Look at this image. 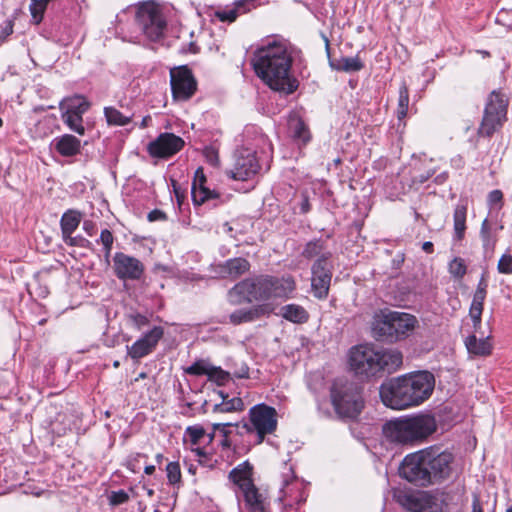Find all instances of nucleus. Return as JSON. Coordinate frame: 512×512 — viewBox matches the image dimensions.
<instances>
[{
	"mask_svg": "<svg viewBox=\"0 0 512 512\" xmlns=\"http://www.w3.org/2000/svg\"><path fill=\"white\" fill-rule=\"evenodd\" d=\"M251 63L256 75L271 89L285 94L297 89L298 82L290 74L292 55L286 44L274 41L258 48Z\"/></svg>",
	"mask_w": 512,
	"mask_h": 512,
	"instance_id": "nucleus-1",
	"label": "nucleus"
},
{
	"mask_svg": "<svg viewBox=\"0 0 512 512\" xmlns=\"http://www.w3.org/2000/svg\"><path fill=\"white\" fill-rule=\"evenodd\" d=\"M435 387V377L428 371L408 373L381 384L379 394L383 404L394 410H404L421 405L430 398Z\"/></svg>",
	"mask_w": 512,
	"mask_h": 512,
	"instance_id": "nucleus-2",
	"label": "nucleus"
},
{
	"mask_svg": "<svg viewBox=\"0 0 512 512\" xmlns=\"http://www.w3.org/2000/svg\"><path fill=\"white\" fill-rule=\"evenodd\" d=\"M296 289L292 276L281 277L260 274L236 283L228 291V300L233 305L268 301L271 299H288Z\"/></svg>",
	"mask_w": 512,
	"mask_h": 512,
	"instance_id": "nucleus-3",
	"label": "nucleus"
},
{
	"mask_svg": "<svg viewBox=\"0 0 512 512\" xmlns=\"http://www.w3.org/2000/svg\"><path fill=\"white\" fill-rule=\"evenodd\" d=\"M348 363L356 376L370 379L396 372L402 366L403 355L396 349L380 348L371 343L359 344L349 350Z\"/></svg>",
	"mask_w": 512,
	"mask_h": 512,
	"instance_id": "nucleus-4",
	"label": "nucleus"
},
{
	"mask_svg": "<svg viewBox=\"0 0 512 512\" xmlns=\"http://www.w3.org/2000/svg\"><path fill=\"white\" fill-rule=\"evenodd\" d=\"M437 429L436 419L429 413H418L390 420L383 425L385 439L397 445H410L421 441Z\"/></svg>",
	"mask_w": 512,
	"mask_h": 512,
	"instance_id": "nucleus-5",
	"label": "nucleus"
},
{
	"mask_svg": "<svg viewBox=\"0 0 512 512\" xmlns=\"http://www.w3.org/2000/svg\"><path fill=\"white\" fill-rule=\"evenodd\" d=\"M417 325L414 315L384 308L373 314L371 333L377 341L392 344L406 339Z\"/></svg>",
	"mask_w": 512,
	"mask_h": 512,
	"instance_id": "nucleus-6",
	"label": "nucleus"
},
{
	"mask_svg": "<svg viewBox=\"0 0 512 512\" xmlns=\"http://www.w3.org/2000/svg\"><path fill=\"white\" fill-rule=\"evenodd\" d=\"M330 400L339 418H356L364 407L359 386L346 378L335 379L330 386Z\"/></svg>",
	"mask_w": 512,
	"mask_h": 512,
	"instance_id": "nucleus-7",
	"label": "nucleus"
},
{
	"mask_svg": "<svg viewBox=\"0 0 512 512\" xmlns=\"http://www.w3.org/2000/svg\"><path fill=\"white\" fill-rule=\"evenodd\" d=\"M135 21L144 36L150 41L164 37L167 21L161 8L154 2H144L137 8Z\"/></svg>",
	"mask_w": 512,
	"mask_h": 512,
	"instance_id": "nucleus-8",
	"label": "nucleus"
},
{
	"mask_svg": "<svg viewBox=\"0 0 512 512\" xmlns=\"http://www.w3.org/2000/svg\"><path fill=\"white\" fill-rule=\"evenodd\" d=\"M508 99L499 91H492L488 97L484 115L478 128V135L491 137L507 120Z\"/></svg>",
	"mask_w": 512,
	"mask_h": 512,
	"instance_id": "nucleus-9",
	"label": "nucleus"
},
{
	"mask_svg": "<svg viewBox=\"0 0 512 512\" xmlns=\"http://www.w3.org/2000/svg\"><path fill=\"white\" fill-rule=\"evenodd\" d=\"M395 501L409 512H438V499L429 491L399 489L394 492Z\"/></svg>",
	"mask_w": 512,
	"mask_h": 512,
	"instance_id": "nucleus-10",
	"label": "nucleus"
},
{
	"mask_svg": "<svg viewBox=\"0 0 512 512\" xmlns=\"http://www.w3.org/2000/svg\"><path fill=\"white\" fill-rule=\"evenodd\" d=\"M399 474L402 478L417 486H429L430 474L428 471V462H426L425 450L405 456L399 467Z\"/></svg>",
	"mask_w": 512,
	"mask_h": 512,
	"instance_id": "nucleus-11",
	"label": "nucleus"
},
{
	"mask_svg": "<svg viewBox=\"0 0 512 512\" xmlns=\"http://www.w3.org/2000/svg\"><path fill=\"white\" fill-rule=\"evenodd\" d=\"M280 495L279 499L290 507L306 500L304 484L295 475L293 466L287 462L283 463L281 472Z\"/></svg>",
	"mask_w": 512,
	"mask_h": 512,
	"instance_id": "nucleus-12",
	"label": "nucleus"
},
{
	"mask_svg": "<svg viewBox=\"0 0 512 512\" xmlns=\"http://www.w3.org/2000/svg\"><path fill=\"white\" fill-rule=\"evenodd\" d=\"M59 109L61 118L68 128L79 135H84L85 127L82 115L89 109V103L77 96L63 99L59 104Z\"/></svg>",
	"mask_w": 512,
	"mask_h": 512,
	"instance_id": "nucleus-13",
	"label": "nucleus"
},
{
	"mask_svg": "<svg viewBox=\"0 0 512 512\" xmlns=\"http://www.w3.org/2000/svg\"><path fill=\"white\" fill-rule=\"evenodd\" d=\"M330 256V253L321 255L311 268V289L313 295L318 299H325L329 293L333 269L329 261Z\"/></svg>",
	"mask_w": 512,
	"mask_h": 512,
	"instance_id": "nucleus-14",
	"label": "nucleus"
},
{
	"mask_svg": "<svg viewBox=\"0 0 512 512\" xmlns=\"http://www.w3.org/2000/svg\"><path fill=\"white\" fill-rule=\"evenodd\" d=\"M170 86L174 100L187 101L195 94L197 82L187 66H180L170 70Z\"/></svg>",
	"mask_w": 512,
	"mask_h": 512,
	"instance_id": "nucleus-15",
	"label": "nucleus"
},
{
	"mask_svg": "<svg viewBox=\"0 0 512 512\" xmlns=\"http://www.w3.org/2000/svg\"><path fill=\"white\" fill-rule=\"evenodd\" d=\"M250 422L261 443L264 437L272 434L277 428V412L275 408L264 403L257 404L249 410Z\"/></svg>",
	"mask_w": 512,
	"mask_h": 512,
	"instance_id": "nucleus-16",
	"label": "nucleus"
},
{
	"mask_svg": "<svg viewBox=\"0 0 512 512\" xmlns=\"http://www.w3.org/2000/svg\"><path fill=\"white\" fill-rule=\"evenodd\" d=\"M260 169L255 152L242 148L235 154L233 168L226 171L227 176L234 180L247 181L254 177Z\"/></svg>",
	"mask_w": 512,
	"mask_h": 512,
	"instance_id": "nucleus-17",
	"label": "nucleus"
},
{
	"mask_svg": "<svg viewBox=\"0 0 512 512\" xmlns=\"http://www.w3.org/2000/svg\"><path fill=\"white\" fill-rule=\"evenodd\" d=\"M113 269L116 277L120 280H139L144 273L143 263L123 252L115 253L113 257Z\"/></svg>",
	"mask_w": 512,
	"mask_h": 512,
	"instance_id": "nucleus-18",
	"label": "nucleus"
},
{
	"mask_svg": "<svg viewBox=\"0 0 512 512\" xmlns=\"http://www.w3.org/2000/svg\"><path fill=\"white\" fill-rule=\"evenodd\" d=\"M163 334L162 327H153L131 346H127V355L135 361L149 355L154 351Z\"/></svg>",
	"mask_w": 512,
	"mask_h": 512,
	"instance_id": "nucleus-19",
	"label": "nucleus"
},
{
	"mask_svg": "<svg viewBox=\"0 0 512 512\" xmlns=\"http://www.w3.org/2000/svg\"><path fill=\"white\" fill-rule=\"evenodd\" d=\"M184 146V140L173 133H162L148 145L151 156L168 158L179 152Z\"/></svg>",
	"mask_w": 512,
	"mask_h": 512,
	"instance_id": "nucleus-20",
	"label": "nucleus"
},
{
	"mask_svg": "<svg viewBox=\"0 0 512 512\" xmlns=\"http://www.w3.org/2000/svg\"><path fill=\"white\" fill-rule=\"evenodd\" d=\"M426 462L430 474V485L447 478L450 474L452 455L447 452L436 454L434 451L425 450Z\"/></svg>",
	"mask_w": 512,
	"mask_h": 512,
	"instance_id": "nucleus-21",
	"label": "nucleus"
},
{
	"mask_svg": "<svg viewBox=\"0 0 512 512\" xmlns=\"http://www.w3.org/2000/svg\"><path fill=\"white\" fill-rule=\"evenodd\" d=\"M488 283L484 275L481 276L476 291L474 292L472 303L469 309V316L473 323L474 332L481 328V317L483 313L484 301L487 295Z\"/></svg>",
	"mask_w": 512,
	"mask_h": 512,
	"instance_id": "nucleus-22",
	"label": "nucleus"
},
{
	"mask_svg": "<svg viewBox=\"0 0 512 512\" xmlns=\"http://www.w3.org/2000/svg\"><path fill=\"white\" fill-rule=\"evenodd\" d=\"M206 182L207 179L203 169L198 168L195 171L191 186L192 200L195 205H202L207 200L215 199L218 197V194L214 190H211L206 186Z\"/></svg>",
	"mask_w": 512,
	"mask_h": 512,
	"instance_id": "nucleus-23",
	"label": "nucleus"
},
{
	"mask_svg": "<svg viewBox=\"0 0 512 512\" xmlns=\"http://www.w3.org/2000/svg\"><path fill=\"white\" fill-rule=\"evenodd\" d=\"M250 263L242 257L231 258L218 265V272L224 278L235 280L250 270Z\"/></svg>",
	"mask_w": 512,
	"mask_h": 512,
	"instance_id": "nucleus-24",
	"label": "nucleus"
},
{
	"mask_svg": "<svg viewBox=\"0 0 512 512\" xmlns=\"http://www.w3.org/2000/svg\"><path fill=\"white\" fill-rule=\"evenodd\" d=\"M245 506L249 512H270V503L267 496L254 485L242 492Z\"/></svg>",
	"mask_w": 512,
	"mask_h": 512,
	"instance_id": "nucleus-25",
	"label": "nucleus"
},
{
	"mask_svg": "<svg viewBox=\"0 0 512 512\" xmlns=\"http://www.w3.org/2000/svg\"><path fill=\"white\" fill-rule=\"evenodd\" d=\"M502 229L503 226L498 225L496 222H492L487 218L483 220L480 228V238L485 253H493L498 241V233Z\"/></svg>",
	"mask_w": 512,
	"mask_h": 512,
	"instance_id": "nucleus-26",
	"label": "nucleus"
},
{
	"mask_svg": "<svg viewBox=\"0 0 512 512\" xmlns=\"http://www.w3.org/2000/svg\"><path fill=\"white\" fill-rule=\"evenodd\" d=\"M251 476L252 466L247 461L239 464L229 473V479L239 488L241 493L254 486Z\"/></svg>",
	"mask_w": 512,
	"mask_h": 512,
	"instance_id": "nucleus-27",
	"label": "nucleus"
},
{
	"mask_svg": "<svg viewBox=\"0 0 512 512\" xmlns=\"http://www.w3.org/2000/svg\"><path fill=\"white\" fill-rule=\"evenodd\" d=\"M52 144L54 149L64 157L75 156L81 150V141L71 134H64L55 138Z\"/></svg>",
	"mask_w": 512,
	"mask_h": 512,
	"instance_id": "nucleus-28",
	"label": "nucleus"
},
{
	"mask_svg": "<svg viewBox=\"0 0 512 512\" xmlns=\"http://www.w3.org/2000/svg\"><path fill=\"white\" fill-rule=\"evenodd\" d=\"M268 313L266 305H257L248 309H239L229 315L230 323L239 325L252 322Z\"/></svg>",
	"mask_w": 512,
	"mask_h": 512,
	"instance_id": "nucleus-29",
	"label": "nucleus"
},
{
	"mask_svg": "<svg viewBox=\"0 0 512 512\" xmlns=\"http://www.w3.org/2000/svg\"><path fill=\"white\" fill-rule=\"evenodd\" d=\"M465 346L468 353L474 356H488L492 352L489 337L478 339L475 335H470L465 340Z\"/></svg>",
	"mask_w": 512,
	"mask_h": 512,
	"instance_id": "nucleus-30",
	"label": "nucleus"
},
{
	"mask_svg": "<svg viewBox=\"0 0 512 512\" xmlns=\"http://www.w3.org/2000/svg\"><path fill=\"white\" fill-rule=\"evenodd\" d=\"M280 315L287 321L303 324L308 321L309 313L298 304H287L281 307Z\"/></svg>",
	"mask_w": 512,
	"mask_h": 512,
	"instance_id": "nucleus-31",
	"label": "nucleus"
},
{
	"mask_svg": "<svg viewBox=\"0 0 512 512\" xmlns=\"http://www.w3.org/2000/svg\"><path fill=\"white\" fill-rule=\"evenodd\" d=\"M218 394L222 398V402L214 405L213 412L231 413L244 410L245 405L240 397H233L229 399L228 394H226L224 391H218Z\"/></svg>",
	"mask_w": 512,
	"mask_h": 512,
	"instance_id": "nucleus-32",
	"label": "nucleus"
},
{
	"mask_svg": "<svg viewBox=\"0 0 512 512\" xmlns=\"http://www.w3.org/2000/svg\"><path fill=\"white\" fill-rule=\"evenodd\" d=\"M288 126L290 134L295 141L301 144H306L310 141L311 136L309 129L301 118H291L289 120Z\"/></svg>",
	"mask_w": 512,
	"mask_h": 512,
	"instance_id": "nucleus-33",
	"label": "nucleus"
},
{
	"mask_svg": "<svg viewBox=\"0 0 512 512\" xmlns=\"http://www.w3.org/2000/svg\"><path fill=\"white\" fill-rule=\"evenodd\" d=\"M82 214L77 210H67L61 217L60 227L62 237L73 234L81 222Z\"/></svg>",
	"mask_w": 512,
	"mask_h": 512,
	"instance_id": "nucleus-34",
	"label": "nucleus"
},
{
	"mask_svg": "<svg viewBox=\"0 0 512 512\" xmlns=\"http://www.w3.org/2000/svg\"><path fill=\"white\" fill-rule=\"evenodd\" d=\"M330 66L334 70L351 73L360 71L364 64L357 55L354 57H341L338 60L330 61Z\"/></svg>",
	"mask_w": 512,
	"mask_h": 512,
	"instance_id": "nucleus-35",
	"label": "nucleus"
},
{
	"mask_svg": "<svg viewBox=\"0 0 512 512\" xmlns=\"http://www.w3.org/2000/svg\"><path fill=\"white\" fill-rule=\"evenodd\" d=\"M467 208L463 204L456 205L453 213L454 237L460 241L464 238L466 230Z\"/></svg>",
	"mask_w": 512,
	"mask_h": 512,
	"instance_id": "nucleus-36",
	"label": "nucleus"
},
{
	"mask_svg": "<svg viewBox=\"0 0 512 512\" xmlns=\"http://www.w3.org/2000/svg\"><path fill=\"white\" fill-rule=\"evenodd\" d=\"M104 116L108 125L125 126L132 120V115H124L115 107L108 106L104 108Z\"/></svg>",
	"mask_w": 512,
	"mask_h": 512,
	"instance_id": "nucleus-37",
	"label": "nucleus"
},
{
	"mask_svg": "<svg viewBox=\"0 0 512 512\" xmlns=\"http://www.w3.org/2000/svg\"><path fill=\"white\" fill-rule=\"evenodd\" d=\"M409 107V91L407 85L403 82L399 88L398 107L396 110V116L398 120H402L406 117Z\"/></svg>",
	"mask_w": 512,
	"mask_h": 512,
	"instance_id": "nucleus-38",
	"label": "nucleus"
},
{
	"mask_svg": "<svg viewBox=\"0 0 512 512\" xmlns=\"http://www.w3.org/2000/svg\"><path fill=\"white\" fill-rule=\"evenodd\" d=\"M208 379L215 382L217 385H225L231 378L230 373L223 370L221 367L212 366L207 375Z\"/></svg>",
	"mask_w": 512,
	"mask_h": 512,
	"instance_id": "nucleus-39",
	"label": "nucleus"
},
{
	"mask_svg": "<svg viewBox=\"0 0 512 512\" xmlns=\"http://www.w3.org/2000/svg\"><path fill=\"white\" fill-rule=\"evenodd\" d=\"M97 243L102 244L105 258L108 260L112 251L114 236L109 229H103Z\"/></svg>",
	"mask_w": 512,
	"mask_h": 512,
	"instance_id": "nucleus-40",
	"label": "nucleus"
},
{
	"mask_svg": "<svg viewBox=\"0 0 512 512\" xmlns=\"http://www.w3.org/2000/svg\"><path fill=\"white\" fill-rule=\"evenodd\" d=\"M49 0H31L29 9L36 24L40 23Z\"/></svg>",
	"mask_w": 512,
	"mask_h": 512,
	"instance_id": "nucleus-41",
	"label": "nucleus"
},
{
	"mask_svg": "<svg viewBox=\"0 0 512 512\" xmlns=\"http://www.w3.org/2000/svg\"><path fill=\"white\" fill-rule=\"evenodd\" d=\"M168 483L178 485L181 482V469L178 462H169L166 466Z\"/></svg>",
	"mask_w": 512,
	"mask_h": 512,
	"instance_id": "nucleus-42",
	"label": "nucleus"
},
{
	"mask_svg": "<svg viewBox=\"0 0 512 512\" xmlns=\"http://www.w3.org/2000/svg\"><path fill=\"white\" fill-rule=\"evenodd\" d=\"M466 271L467 267L465 261L460 257H455L449 263V272L455 278H463V276L466 274Z\"/></svg>",
	"mask_w": 512,
	"mask_h": 512,
	"instance_id": "nucleus-43",
	"label": "nucleus"
},
{
	"mask_svg": "<svg viewBox=\"0 0 512 512\" xmlns=\"http://www.w3.org/2000/svg\"><path fill=\"white\" fill-rule=\"evenodd\" d=\"M214 16L221 22L232 23L237 19L238 14H237L236 10L234 9L233 5H230V6H226L223 9L216 10L214 12Z\"/></svg>",
	"mask_w": 512,
	"mask_h": 512,
	"instance_id": "nucleus-44",
	"label": "nucleus"
},
{
	"mask_svg": "<svg viewBox=\"0 0 512 512\" xmlns=\"http://www.w3.org/2000/svg\"><path fill=\"white\" fill-rule=\"evenodd\" d=\"M211 365L203 360L194 362L192 365L185 369V372L189 375L200 376L208 375Z\"/></svg>",
	"mask_w": 512,
	"mask_h": 512,
	"instance_id": "nucleus-45",
	"label": "nucleus"
},
{
	"mask_svg": "<svg viewBox=\"0 0 512 512\" xmlns=\"http://www.w3.org/2000/svg\"><path fill=\"white\" fill-rule=\"evenodd\" d=\"M65 244L71 247H80V248H86L90 249L92 243L87 240L86 238L82 236H72V234H69L68 236L62 237Z\"/></svg>",
	"mask_w": 512,
	"mask_h": 512,
	"instance_id": "nucleus-46",
	"label": "nucleus"
},
{
	"mask_svg": "<svg viewBox=\"0 0 512 512\" xmlns=\"http://www.w3.org/2000/svg\"><path fill=\"white\" fill-rule=\"evenodd\" d=\"M185 434L189 437L191 443L194 445L200 443L201 439L206 436L204 428L200 425L187 427Z\"/></svg>",
	"mask_w": 512,
	"mask_h": 512,
	"instance_id": "nucleus-47",
	"label": "nucleus"
},
{
	"mask_svg": "<svg viewBox=\"0 0 512 512\" xmlns=\"http://www.w3.org/2000/svg\"><path fill=\"white\" fill-rule=\"evenodd\" d=\"M322 250H323L322 242L320 240H313V241L308 242L305 245L302 255L305 258L310 259V258H313V257L319 255L322 252Z\"/></svg>",
	"mask_w": 512,
	"mask_h": 512,
	"instance_id": "nucleus-48",
	"label": "nucleus"
},
{
	"mask_svg": "<svg viewBox=\"0 0 512 512\" xmlns=\"http://www.w3.org/2000/svg\"><path fill=\"white\" fill-rule=\"evenodd\" d=\"M497 270L501 274H512V255L506 251L499 259Z\"/></svg>",
	"mask_w": 512,
	"mask_h": 512,
	"instance_id": "nucleus-49",
	"label": "nucleus"
},
{
	"mask_svg": "<svg viewBox=\"0 0 512 512\" xmlns=\"http://www.w3.org/2000/svg\"><path fill=\"white\" fill-rule=\"evenodd\" d=\"M496 23L512 31V8L501 9L496 16Z\"/></svg>",
	"mask_w": 512,
	"mask_h": 512,
	"instance_id": "nucleus-50",
	"label": "nucleus"
},
{
	"mask_svg": "<svg viewBox=\"0 0 512 512\" xmlns=\"http://www.w3.org/2000/svg\"><path fill=\"white\" fill-rule=\"evenodd\" d=\"M232 5L239 16L254 9L256 7V0H237Z\"/></svg>",
	"mask_w": 512,
	"mask_h": 512,
	"instance_id": "nucleus-51",
	"label": "nucleus"
},
{
	"mask_svg": "<svg viewBox=\"0 0 512 512\" xmlns=\"http://www.w3.org/2000/svg\"><path fill=\"white\" fill-rule=\"evenodd\" d=\"M108 499L110 505L118 506L126 503L129 500V495L124 490L112 491Z\"/></svg>",
	"mask_w": 512,
	"mask_h": 512,
	"instance_id": "nucleus-52",
	"label": "nucleus"
},
{
	"mask_svg": "<svg viewBox=\"0 0 512 512\" xmlns=\"http://www.w3.org/2000/svg\"><path fill=\"white\" fill-rule=\"evenodd\" d=\"M437 172L436 167H428L425 171L420 172L413 176L412 182L413 184H423L427 180H429L435 173Z\"/></svg>",
	"mask_w": 512,
	"mask_h": 512,
	"instance_id": "nucleus-53",
	"label": "nucleus"
},
{
	"mask_svg": "<svg viewBox=\"0 0 512 512\" xmlns=\"http://www.w3.org/2000/svg\"><path fill=\"white\" fill-rule=\"evenodd\" d=\"M203 155L209 164L213 166H217L219 164L218 149L214 146H206L203 150Z\"/></svg>",
	"mask_w": 512,
	"mask_h": 512,
	"instance_id": "nucleus-54",
	"label": "nucleus"
},
{
	"mask_svg": "<svg viewBox=\"0 0 512 512\" xmlns=\"http://www.w3.org/2000/svg\"><path fill=\"white\" fill-rule=\"evenodd\" d=\"M130 323L136 329L140 330L144 326H146L149 322L148 318L140 313H133L128 316Z\"/></svg>",
	"mask_w": 512,
	"mask_h": 512,
	"instance_id": "nucleus-55",
	"label": "nucleus"
},
{
	"mask_svg": "<svg viewBox=\"0 0 512 512\" xmlns=\"http://www.w3.org/2000/svg\"><path fill=\"white\" fill-rule=\"evenodd\" d=\"M147 219L150 222L165 221L167 216L162 210L154 209L148 213Z\"/></svg>",
	"mask_w": 512,
	"mask_h": 512,
	"instance_id": "nucleus-56",
	"label": "nucleus"
},
{
	"mask_svg": "<svg viewBox=\"0 0 512 512\" xmlns=\"http://www.w3.org/2000/svg\"><path fill=\"white\" fill-rule=\"evenodd\" d=\"M13 33V21L12 20H6L5 25L2 28L0 32V42H3L6 40L8 36H10Z\"/></svg>",
	"mask_w": 512,
	"mask_h": 512,
	"instance_id": "nucleus-57",
	"label": "nucleus"
},
{
	"mask_svg": "<svg viewBox=\"0 0 512 512\" xmlns=\"http://www.w3.org/2000/svg\"><path fill=\"white\" fill-rule=\"evenodd\" d=\"M502 198H503V194L500 190L496 189V190H492L489 195H488V201L490 204L494 205V204H498V203H501L502 201Z\"/></svg>",
	"mask_w": 512,
	"mask_h": 512,
	"instance_id": "nucleus-58",
	"label": "nucleus"
},
{
	"mask_svg": "<svg viewBox=\"0 0 512 512\" xmlns=\"http://www.w3.org/2000/svg\"><path fill=\"white\" fill-rule=\"evenodd\" d=\"M82 228L89 236H93L96 232V224L92 220H85Z\"/></svg>",
	"mask_w": 512,
	"mask_h": 512,
	"instance_id": "nucleus-59",
	"label": "nucleus"
},
{
	"mask_svg": "<svg viewBox=\"0 0 512 512\" xmlns=\"http://www.w3.org/2000/svg\"><path fill=\"white\" fill-rule=\"evenodd\" d=\"M234 376L240 379L248 378L249 368L246 365H242L237 371L234 372Z\"/></svg>",
	"mask_w": 512,
	"mask_h": 512,
	"instance_id": "nucleus-60",
	"label": "nucleus"
},
{
	"mask_svg": "<svg viewBox=\"0 0 512 512\" xmlns=\"http://www.w3.org/2000/svg\"><path fill=\"white\" fill-rule=\"evenodd\" d=\"M140 457H143V458H146L147 456L145 454H142V453H136L135 456L133 458H130L128 461H127V467L132 471V472H136V465L135 463H133V461H136L137 458H140Z\"/></svg>",
	"mask_w": 512,
	"mask_h": 512,
	"instance_id": "nucleus-61",
	"label": "nucleus"
},
{
	"mask_svg": "<svg viewBox=\"0 0 512 512\" xmlns=\"http://www.w3.org/2000/svg\"><path fill=\"white\" fill-rule=\"evenodd\" d=\"M472 512H483V508H482L480 499L477 495L473 496Z\"/></svg>",
	"mask_w": 512,
	"mask_h": 512,
	"instance_id": "nucleus-62",
	"label": "nucleus"
},
{
	"mask_svg": "<svg viewBox=\"0 0 512 512\" xmlns=\"http://www.w3.org/2000/svg\"><path fill=\"white\" fill-rule=\"evenodd\" d=\"M300 209H301V212L304 214L310 211V203H309V199L307 196L303 197Z\"/></svg>",
	"mask_w": 512,
	"mask_h": 512,
	"instance_id": "nucleus-63",
	"label": "nucleus"
},
{
	"mask_svg": "<svg viewBox=\"0 0 512 512\" xmlns=\"http://www.w3.org/2000/svg\"><path fill=\"white\" fill-rule=\"evenodd\" d=\"M448 179V173L447 172H442L440 174H438L435 179H434V182L438 185H441L443 184L446 180Z\"/></svg>",
	"mask_w": 512,
	"mask_h": 512,
	"instance_id": "nucleus-64",
	"label": "nucleus"
}]
</instances>
